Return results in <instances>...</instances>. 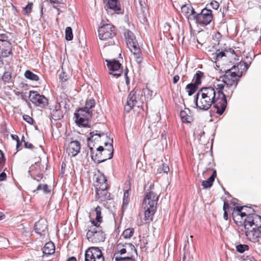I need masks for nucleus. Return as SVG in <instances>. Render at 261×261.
<instances>
[{"mask_svg":"<svg viewBox=\"0 0 261 261\" xmlns=\"http://www.w3.org/2000/svg\"><path fill=\"white\" fill-rule=\"evenodd\" d=\"M7 175L5 172H3L0 174V181H4L6 179Z\"/></svg>","mask_w":261,"mask_h":261,"instance_id":"nucleus-49","label":"nucleus"},{"mask_svg":"<svg viewBox=\"0 0 261 261\" xmlns=\"http://www.w3.org/2000/svg\"><path fill=\"white\" fill-rule=\"evenodd\" d=\"M181 12L188 18L189 20H193V17L196 13L192 6L190 4L183 5L181 7Z\"/></svg>","mask_w":261,"mask_h":261,"instance_id":"nucleus-19","label":"nucleus"},{"mask_svg":"<svg viewBox=\"0 0 261 261\" xmlns=\"http://www.w3.org/2000/svg\"><path fill=\"white\" fill-rule=\"evenodd\" d=\"M67 261H76V259L74 257H71Z\"/></svg>","mask_w":261,"mask_h":261,"instance_id":"nucleus-60","label":"nucleus"},{"mask_svg":"<svg viewBox=\"0 0 261 261\" xmlns=\"http://www.w3.org/2000/svg\"><path fill=\"white\" fill-rule=\"evenodd\" d=\"M98 151L94 156L93 154V159L95 162L100 163L110 159L113 155V147L112 143H110L108 148H104L102 146H99L97 148Z\"/></svg>","mask_w":261,"mask_h":261,"instance_id":"nucleus-7","label":"nucleus"},{"mask_svg":"<svg viewBox=\"0 0 261 261\" xmlns=\"http://www.w3.org/2000/svg\"><path fill=\"white\" fill-rule=\"evenodd\" d=\"M11 137L13 140H16V141H19V140L18 137L17 135H12Z\"/></svg>","mask_w":261,"mask_h":261,"instance_id":"nucleus-57","label":"nucleus"},{"mask_svg":"<svg viewBox=\"0 0 261 261\" xmlns=\"http://www.w3.org/2000/svg\"><path fill=\"white\" fill-rule=\"evenodd\" d=\"M49 1L51 3H58L57 0H49Z\"/></svg>","mask_w":261,"mask_h":261,"instance_id":"nucleus-62","label":"nucleus"},{"mask_svg":"<svg viewBox=\"0 0 261 261\" xmlns=\"http://www.w3.org/2000/svg\"><path fill=\"white\" fill-rule=\"evenodd\" d=\"M132 251H130V254L125 253V255H122V257H115L116 261H120L124 259H132L134 256L135 254H137V250L136 249L134 245H133Z\"/></svg>","mask_w":261,"mask_h":261,"instance_id":"nucleus-25","label":"nucleus"},{"mask_svg":"<svg viewBox=\"0 0 261 261\" xmlns=\"http://www.w3.org/2000/svg\"><path fill=\"white\" fill-rule=\"evenodd\" d=\"M212 11L211 10L204 8L200 13H195L193 20L196 21V23L202 25H207L210 23L213 19Z\"/></svg>","mask_w":261,"mask_h":261,"instance_id":"nucleus-9","label":"nucleus"},{"mask_svg":"<svg viewBox=\"0 0 261 261\" xmlns=\"http://www.w3.org/2000/svg\"><path fill=\"white\" fill-rule=\"evenodd\" d=\"M47 229V225L44 221H38L35 224V230L40 236L43 234Z\"/></svg>","mask_w":261,"mask_h":261,"instance_id":"nucleus-24","label":"nucleus"},{"mask_svg":"<svg viewBox=\"0 0 261 261\" xmlns=\"http://www.w3.org/2000/svg\"><path fill=\"white\" fill-rule=\"evenodd\" d=\"M136 99H139L138 103H143L144 100V97H143V95H141L140 94L139 96H138V95L136 96Z\"/></svg>","mask_w":261,"mask_h":261,"instance_id":"nucleus-52","label":"nucleus"},{"mask_svg":"<svg viewBox=\"0 0 261 261\" xmlns=\"http://www.w3.org/2000/svg\"><path fill=\"white\" fill-rule=\"evenodd\" d=\"M216 176V171L214 170L212 175L205 180H203L202 182V186L204 188L207 189L212 187L213 183L214 181L215 178Z\"/></svg>","mask_w":261,"mask_h":261,"instance_id":"nucleus-27","label":"nucleus"},{"mask_svg":"<svg viewBox=\"0 0 261 261\" xmlns=\"http://www.w3.org/2000/svg\"><path fill=\"white\" fill-rule=\"evenodd\" d=\"M125 82H126V84L127 85H128L129 83V78L127 75V71L125 72Z\"/></svg>","mask_w":261,"mask_h":261,"instance_id":"nucleus-56","label":"nucleus"},{"mask_svg":"<svg viewBox=\"0 0 261 261\" xmlns=\"http://www.w3.org/2000/svg\"><path fill=\"white\" fill-rule=\"evenodd\" d=\"M33 3H29L24 8L23 11L24 12V14H29L31 12L33 7Z\"/></svg>","mask_w":261,"mask_h":261,"instance_id":"nucleus-42","label":"nucleus"},{"mask_svg":"<svg viewBox=\"0 0 261 261\" xmlns=\"http://www.w3.org/2000/svg\"><path fill=\"white\" fill-rule=\"evenodd\" d=\"M104 135L105 134L103 133H100L97 130H94L90 133V137L88 138V145L90 149L92 159H93V147L94 146L93 143L95 141H99L101 136Z\"/></svg>","mask_w":261,"mask_h":261,"instance_id":"nucleus-14","label":"nucleus"},{"mask_svg":"<svg viewBox=\"0 0 261 261\" xmlns=\"http://www.w3.org/2000/svg\"><path fill=\"white\" fill-rule=\"evenodd\" d=\"M162 170L164 173H167L169 171V167L166 164H163Z\"/></svg>","mask_w":261,"mask_h":261,"instance_id":"nucleus-50","label":"nucleus"},{"mask_svg":"<svg viewBox=\"0 0 261 261\" xmlns=\"http://www.w3.org/2000/svg\"><path fill=\"white\" fill-rule=\"evenodd\" d=\"M51 118L55 120L61 119L63 117V112L61 109L60 104L55 106L54 108L50 112Z\"/></svg>","mask_w":261,"mask_h":261,"instance_id":"nucleus-22","label":"nucleus"},{"mask_svg":"<svg viewBox=\"0 0 261 261\" xmlns=\"http://www.w3.org/2000/svg\"><path fill=\"white\" fill-rule=\"evenodd\" d=\"M75 117L76 118L75 122L79 126H82L83 127H87L88 126V119L91 116H86L83 115L82 114L77 113H74Z\"/></svg>","mask_w":261,"mask_h":261,"instance_id":"nucleus-21","label":"nucleus"},{"mask_svg":"<svg viewBox=\"0 0 261 261\" xmlns=\"http://www.w3.org/2000/svg\"><path fill=\"white\" fill-rule=\"evenodd\" d=\"M23 119L29 124H32L34 122V120L32 117L27 115H24L23 116Z\"/></svg>","mask_w":261,"mask_h":261,"instance_id":"nucleus-43","label":"nucleus"},{"mask_svg":"<svg viewBox=\"0 0 261 261\" xmlns=\"http://www.w3.org/2000/svg\"><path fill=\"white\" fill-rule=\"evenodd\" d=\"M29 98L34 104L40 107H45L48 103V99L44 95L39 94L37 91H31Z\"/></svg>","mask_w":261,"mask_h":261,"instance_id":"nucleus-11","label":"nucleus"},{"mask_svg":"<svg viewBox=\"0 0 261 261\" xmlns=\"http://www.w3.org/2000/svg\"><path fill=\"white\" fill-rule=\"evenodd\" d=\"M224 88L223 90H224L225 93L223 92V94L225 95V99H226V97H230L232 94L234 89H236L237 85H226L222 84Z\"/></svg>","mask_w":261,"mask_h":261,"instance_id":"nucleus-28","label":"nucleus"},{"mask_svg":"<svg viewBox=\"0 0 261 261\" xmlns=\"http://www.w3.org/2000/svg\"><path fill=\"white\" fill-rule=\"evenodd\" d=\"M225 53L224 51L219 52L216 54L217 59L218 60L220 58H222L223 57L225 56Z\"/></svg>","mask_w":261,"mask_h":261,"instance_id":"nucleus-48","label":"nucleus"},{"mask_svg":"<svg viewBox=\"0 0 261 261\" xmlns=\"http://www.w3.org/2000/svg\"><path fill=\"white\" fill-rule=\"evenodd\" d=\"M224 86L222 84H217L216 90L213 87L201 88L196 94L194 98L197 108L199 110L206 111L208 110L212 104L216 113L221 115L227 107V100L222 91Z\"/></svg>","mask_w":261,"mask_h":261,"instance_id":"nucleus-1","label":"nucleus"},{"mask_svg":"<svg viewBox=\"0 0 261 261\" xmlns=\"http://www.w3.org/2000/svg\"><path fill=\"white\" fill-rule=\"evenodd\" d=\"M179 80V76L177 75H175L173 77V82L174 84H176Z\"/></svg>","mask_w":261,"mask_h":261,"instance_id":"nucleus-53","label":"nucleus"},{"mask_svg":"<svg viewBox=\"0 0 261 261\" xmlns=\"http://www.w3.org/2000/svg\"><path fill=\"white\" fill-rule=\"evenodd\" d=\"M59 78L62 82H65L67 80V76L64 72H62L59 74Z\"/></svg>","mask_w":261,"mask_h":261,"instance_id":"nucleus-46","label":"nucleus"},{"mask_svg":"<svg viewBox=\"0 0 261 261\" xmlns=\"http://www.w3.org/2000/svg\"><path fill=\"white\" fill-rule=\"evenodd\" d=\"M85 261H105V258L98 247H90L85 252Z\"/></svg>","mask_w":261,"mask_h":261,"instance_id":"nucleus-8","label":"nucleus"},{"mask_svg":"<svg viewBox=\"0 0 261 261\" xmlns=\"http://www.w3.org/2000/svg\"><path fill=\"white\" fill-rule=\"evenodd\" d=\"M101 208L99 206H97L95 209V211L96 213V218L95 219H93L91 221V224L99 225L102 222V219L101 215Z\"/></svg>","mask_w":261,"mask_h":261,"instance_id":"nucleus-26","label":"nucleus"},{"mask_svg":"<svg viewBox=\"0 0 261 261\" xmlns=\"http://www.w3.org/2000/svg\"><path fill=\"white\" fill-rule=\"evenodd\" d=\"M133 244L131 243H119L117 245L116 250L114 254V257H122V255H125V253L129 254V251H132ZM131 252H129L130 254Z\"/></svg>","mask_w":261,"mask_h":261,"instance_id":"nucleus-13","label":"nucleus"},{"mask_svg":"<svg viewBox=\"0 0 261 261\" xmlns=\"http://www.w3.org/2000/svg\"><path fill=\"white\" fill-rule=\"evenodd\" d=\"M236 249L238 252L242 253L245 251L248 250L249 249V246L245 244H240L236 246Z\"/></svg>","mask_w":261,"mask_h":261,"instance_id":"nucleus-37","label":"nucleus"},{"mask_svg":"<svg viewBox=\"0 0 261 261\" xmlns=\"http://www.w3.org/2000/svg\"><path fill=\"white\" fill-rule=\"evenodd\" d=\"M43 186L41 184H39L38 185L37 189L36 190L34 191V192H35L36 191H39L42 190Z\"/></svg>","mask_w":261,"mask_h":261,"instance_id":"nucleus-55","label":"nucleus"},{"mask_svg":"<svg viewBox=\"0 0 261 261\" xmlns=\"http://www.w3.org/2000/svg\"><path fill=\"white\" fill-rule=\"evenodd\" d=\"M223 218H224V219L225 220H227L228 219V215H227V211H224Z\"/></svg>","mask_w":261,"mask_h":261,"instance_id":"nucleus-58","label":"nucleus"},{"mask_svg":"<svg viewBox=\"0 0 261 261\" xmlns=\"http://www.w3.org/2000/svg\"><path fill=\"white\" fill-rule=\"evenodd\" d=\"M134 233V229L133 228L126 229L122 233V236L125 239H129L133 236Z\"/></svg>","mask_w":261,"mask_h":261,"instance_id":"nucleus-34","label":"nucleus"},{"mask_svg":"<svg viewBox=\"0 0 261 261\" xmlns=\"http://www.w3.org/2000/svg\"><path fill=\"white\" fill-rule=\"evenodd\" d=\"M129 190H126L123 195V207H124V204L127 205L129 201Z\"/></svg>","mask_w":261,"mask_h":261,"instance_id":"nucleus-41","label":"nucleus"},{"mask_svg":"<svg viewBox=\"0 0 261 261\" xmlns=\"http://www.w3.org/2000/svg\"><path fill=\"white\" fill-rule=\"evenodd\" d=\"M95 181L94 186L96 189H107V180L105 176L101 173L95 175Z\"/></svg>","mask_w":261,"mask_h":261,"instance_id":"nucleus-16","label":"nucleus"},{"mask_svg":"<svg viewBox=\"0 0 261 261\" xmlns=\"http://www.w3.org/2000/svg\"><path fill=\"white\" fill-rule=\"evenodd\" d=\"M144 93L143 90L141 89L135 88L132 90L128 96L127 105L124 107V111L129 113L133 108L136 106L139 102V99H136V96L142 95Z\"/></svg>","mask_w":261,"mask_h":261,"instance_id":"nucleus-10","label":"nucleus"},{"mask_svg":"<svg viewBox=\"0 0 261 261\" xmlns=\"http://www.w3.org/2000/svg\"><path fill=\"white\" fill-rule=\"evenodd\" d=\"M5 158L4 153L0 150V171L3 168L5 164Z\"/></svg>","mask_w":261,"mask_h":261,"instance_id":"nucleus-40","label":"nucleus"},{"mask_svg":"<svg viewBox=\"0 0 261 261\" xmlns=\"http://www.w3.org/2000/svg\"><path fill=\"white\" fill-rule=\"evenodd\" d=\"M38 177H39L40 179H41V178H42V177H43V176H42V174H40V175H38Z\"/></svg>","mask_w":261,"mask_h":261,"instance_id":"nucleus-64","label":"nucleus"},{"mask_svg":"<svg viewBox=\"0 0 261 261\" xmlns=\"http://www.w3.org/2000/svg\"><path fill=\"white\" fill-rule=\"evenodd\" d=\"M19 146H20V143H19V141H17V144H16V149L17 150H18V148L19 147Z\"/></svg>","mask_w":261,"mask_h":261,"instance_id":"nucleus-61","label":"nucleus"},{"mask_svg":"<svg viewBox=\"0 0 261 261\" xmlns=\"http://www.w3.org/2000/svg\"><path fill=\"white\" fill-rule=\"evenodd\" d=\"M107 62V66L109 69V73L116 77H119L122 73L121 69V64L118 61L113 60L108 61L106 60Z\"/></svg>","mask_w":261,"mask_h":261,"instance_id":"nucleus-12","label":"nucleus"},{"mask_svg":"<svg viewBox=\"0 0 261 261\" xmlns=\"http://www.w3.org/2000/svg\"><path fill=\"white\" fill-rule=\"evenodd\" d=\"M115 28L111 24H105L99 28V38L101 40L108 41L107 43L108 45L115 44L113 38L115 37Z\"/></svg>","mask_w":261,"mask_h":261,"instance_id":"nucleus-6","label":"nucleus"},{"mask_svg":"<svg viewBox=\"0 0 261 261\" xmlns=\"http://www.w3.org/2000/svg\"><path fill=\"white\" fill-rule=\"evenodd\" d=\"M146 194L144 197L142 207L144 210L145 219L148 222L153 220L156 211V205L159 200V194L156 193L154 184L148 182L146 185Z\"/></svg>","mask_w":261,"mask_h":261,"instance_id":"nucleus-2","label":"nucleus"},{"mask_svg":"<svg viewBox=\"0 0 261 261\" xmlns=\"http://www.w3.org/2000/svg\"><path fill=\"white\" fill-rule=\"evenodd\" d=\"M186 89L188 93V95L191 96L197 90L198 86L193 83H191L187 85Z\"/></svg>","mask_w":261,"mask_h":261,"instance_id":"nucleus-30","label":"nucleus"},{"mask_svg":"<svg viewBox=\"0 0 261 261\" xmlns=\"http://www.w3.org/2000/svg\"><path fill=\"white\" fill-rule=\"evenodd\" d=\"M86 237L87 240L93 244L103 242L106 239V234L99 225L91 224L88 226Z\"/></svg>","mask_w":261,"mask_h":261,"instance_id":"nucleus-5","label":"nucleus"},{"mask_svg":"<svg viewBox=\"0 0 261 261\" xmlns=\"http://www.w3.org/2000/svg\"><path fill=\"white\" fill-rule=\"evenodd\" d=\"M251 64L244 61L240 62L237 66H233L231 69L226 71L223 77L222 81L226 85H235L237 86L240 78L243 72L248 69Z\"/></svg>","mask_w":261,"mask_h":261,"instance_id":"nucleus-4","label":"nucleus"},{"mask_svg":"<svg viewBox=\"0 0 261 261\" xmlns=\"http://www.w3.org/2000/svg\"><path fill=\"white\" fill-rule=\"evenodd\" d=\"M95 105V100L93 99H90L86 101L85 107L84 108L87 111H92L90 110L94 107Z\"/></svg>","mask_w":261,"mask_h":261,"instance_id":"nucleus-35","label":"nucleus"},{"mask_svg":"<svg viewBox=\"0 0 261 261\" xmlns=\"http://www.w3.org/2000/svg\"><path fill=\"white\" fill-rule=\"evenodd\" d=\"M76 113L81 114H82L83 115H85L86 116H92V111H87L84 108L80 109Z\"/></svg>","mask_w":261,"mask_h":261,"instance_id":"nucleus-39","label":"nucleus"},{"mask_svg":"<svg viewBox=\"0 0 261 261\" xmlns=\"http://www.w3.org/2000/svg\"><path fill=\"white\" fill-rule=\"evenodd\" d=\"M80 143L77 141H72L68 144L67 152L70 156L74 157L80 152Z\"/></svg>","mask_w":261,"mask_h":261,"instance_id":"nucleus-17","label":"nucleus"},{"mask_svg":"<svg viewBox=\"0 0 261 261\" xmlns=\"http://www.w3.org/2000/svg\"><path fill=\"white\" fill-rule=\"evenodd\" d=\"M245 261H256L255 259L252 257H248L245 259Z\"/></svg>","mask_w":261,"mask_h":261,"instance_id":"nucleus-59","label":"nucleus"},{"mask_svg":"<svg viewBox=\"0 0 261 261\" xmlns=\"http://www.w3.org/2000/svg\"><path fill=\"white\" fill-rule=\"evenodd\" d=\"M130 51L133 54L134 58L138 63H140L142 61V57L141 56L140 49L138 46V43L130 44L128 47Z\"/></svg>","mask_w":261,"mask_h":261,"instance_id":"nucleus-18","label":"nucleus"},{"mask_svg":"<svg viewBox=\"0 0 261 261\" xmlns=\"http://www.w3.org/2000/svg\"><path fill=\"white\" fill-rule=\"evenodd\" d=\"M126 40V44L128 47L129 46L130 44H132L133 43L134 44L137 42L134 34L130 31H128L127 32Z\"/></svg>","mask_w":261,"mask_h":261,"instance_id":"nucleus-29","label":"nucleus"},{"mask_svg":"<svg viewBox=\"0 0 261 261\" xmlns=\"http://www.w3.org/2000/svg\"><path fill=\"white\" fill-rule=\"evenodd\" d=\"M203 76V73L201 71H197L195 74L193 79V81L194 84L198 86L201 84V79Z\"/></svg>","mask_w":261,"mask_h":261,"instance_id":"nucleus-32","label":"nucleus"},{"mask_svg":"<svg viewBox=\"0 0 261 261\" xmlns=\"http://www.w3.org/2000/svg\"><path fill=\"white\" fill-rule=\"evenodd\" d=\"M42 250L44 255L48 256L55 253V246L53 242H49L45 244Z\"/></svg>","mask_w":261,"mask_h":261,"instance_id":"nucleus-23","label":"nucleus"},{"mask_svg":"<svg viewBox=\"0 0 261 261\" xmlns=\"http://www.w3.org/2000/svg\"><path fill=\"white\" fill-rule=\"evenodd\" d=\"M107 190V189H96V198L99 202H102L106 200L110 199V193H109Z\"/></svg>","mask_w":261,"mask_h":261,"instance_id":"nucleus-20","label":"nucleus"},{"mask_svg":"<svg viewBox=\"0 0 261 261\" xmlns=\"http://www.w3.org/2000/svg\"><path fill=\"white\" fill-rule=\"evenodd\" d=\"M244 207V206H236L235 207H234V213H233V215L236 214L237 215L240 216L241 218L245 217L246 216V213L245 212H242V210Z\"/></svg>","mask_w":261,"mask_h":261,"instance_id":"nucleus-33","label":"nucleus"},{"mask_svg":"<svg viewBox=\"0 0 261 261\" xmlns=\"http://www.w3.org/2000/svg\"><path fill=\"white\" fill-rule=\"evenodd\" d=\"M244 226L247 239L253 242H258L261 217L256 214L248 215L244 220Z\"/></svg>","mask_w":261,"mask_h":261,"instance_id":"nucleus-3","label":"nucleus"},{"mask_svg":"<svg viewBox=\"0 0 261 261\" xmlns=\"http://www.w3.org/2000/svg\"><path fill=\"white\" fill-rule=\"evenodd\" d=\"M229 50H230L229 52H230V53H231L232 54H234V51L233 49H230Z\"/></svg>","mask_w":261,"mask_h":261,"instance_id":"nucleus-63","label":"nucleus"},{"mask_svg":"<svg viewBox=\"0 0 261 261\" xmlns=\"http://www.w3.org/2000/svg\"><path fill=\"white\" fill-rule=\"evenodd\" d=\"M25 77L29 80L34 81H38L39 80V76L30 70H27L24 73Z\"/></svg>","mask_w":261,"mask_h":261,"instance_id":"nucleus-31","label":"nucleus"},{"mask_svg":"<svg viewBox=\"0 0 261 261\" xmlns=\"http://www.w3.org/2000/svg\"><path fill=\"white\" fill-rule=\"evenodd\" d=\"M229 208V205L227 202H224L223 204V211H227V210Z\"/></svg>","mask_w":261,"mask_h":261,"instance_id":"nucleus-54","label":"nucleus"},{"mask_svg":"<svg viewBox=\"0 0 261 261\" xmlns=\"http://www.w3.org/2000/svg\"><path fill=\"white\" fill-rule=\"evenodd\" d=\"M180 116L181 120L184 122H189V116L187 115V112L185 111H181L180 113Z\"/></svg>","mask_w":261,"mask_h":261,"instance_id":"nucleus-38","label":"nucleus"},{"mask_svg":"<svg viewBox=\"0 0 261 261\" xmlns=\"http://www.w3.org/2000/svg\"><path fill=\"white\" fill-rule=\"evenodd\" d=\"M10 74L8 72H6L4 73V75L3 77V79L5 81H6L7 80H8L10 78Z\"/></svg>","mask_w":261,"mask_h":261,"instance_id":"nucleus-51","label":"nucleus"},{"mask_svg":"<svg viewBox=\"0 0 261 261\" xmlns=\"http://www.w3.org/2000/svg\"><path fill=\"white\" fill-rule=\"evenodd\" d=\"M65 39L67 41H70L73 39L72 30L71 27H67L65 29Z\"/></svg>","mask_w":261,"mask_h":261,"instance_id":"nucleus-36","label":"nucleus"},{"mask_svg":"<svg viewBox=\"0 0 261 261\" xmlns=\"http://www.w3.org/2000/svg\"><path fill=\"white\" fill-rule=\"evenodd\" d=\"M24 137L23 136L22 138V141H24V145L25 148L33 149L34 148V146L30 143H29L28 142H25L24 140Z\"/></svg>","mask_w":261,"mask_h":261,"instance_id":"nucleus-44","label":"nucleus"},{"mask_svg":"<svg viewBox=\"0 0 261 261\" xmlns=\"http://www.w3.org/2000/svg\"><path fill=\"white\" fill-rule=\"evenodd\" d=\"M212 8L215 10H217L219 7V4L218 2L214 1H212L210 4Z\"/></svg>","mask_w":261,"mask_h":261,"instance_id":"nucleus-45","label":"nucleus"},{"mask_svg":"<svg viewBox=\"0 0 261 261\" xmlns=\"http://www.w3.org/2000/svg\"><path fill=\"white\" fill-rule=\"evenodd\" d=\"M0 43V58L9 57L12 53L11 43L4 39H1Z\"/></svg>","mask_w":261,"mask_h":261,"instance_id":"nucleus-15","label":"nucleus"},{"mask_svg":"<svg viewBox=\"0 0 261 261\" xmlns=\"http://www.w3.org/2000/svg\"><path fill=\"white\" fill-rule=\"evenodd\" d=\"M42 190L46 194H48L50 193V190L48 189V187L47 184H44L43 185Z\"/></svg>","mask_w":261,"mask_h":261,"instance_id":"nucleus-47","label":"nucleus"}]
</instances>
